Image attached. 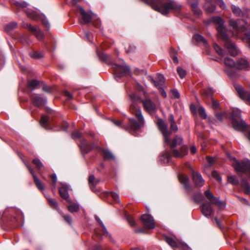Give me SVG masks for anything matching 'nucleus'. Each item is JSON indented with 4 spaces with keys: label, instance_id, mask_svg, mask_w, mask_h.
<instances>
[{
    "label": "nucleus",
    "instance_id": "obj_47",
    "mask_svg": "<svg viewBox=\"0 0 250 250\" xmlns=\"http://www.w3.org/2000/svg\"><path fill=\"white\" fill-rule=\"evenodd\" d=\"M125 216H126V220H127L129 225L132 227L135 226V223L134 220L133 218V217L131 216H130L129 215H126Z\"/></svg>",
    "mask_w": 250,
    "mask_h": 250
},
{
    "label": "nucleus",
    "instance_id": "obj_30",
    "mask_svg": "<svg viewBox=\"0 0 250 250\" xmlns=\"http://www.w3.org/2000/svg\"><path fill=\"white\" fill-rule=\"evenodd\" d=\"M224 63L227 66L229 67H235L236 62L233 59L229 57H226L225 58Z\"/></svg>",
    "mask_w": 250,
    "mask_h": 250
},
{
    "label": "nucleus",
    "instance_id": "obj_57",
    "mask_svg": "<svg viewBox=\"0 0 250 250\" xmlns=\"http://www.w3.org/2000/svg\"><path fill=\"white\" fill-rule=\"evenodd\" d=\"M170 129L171 132L173 131L174 132H176L178 131V128L176 123L170 124Z\"/></svg>",
    "mask_w": 250,
    "mask_h": 250
},
{
    "label": "nucleus",
    "instance_id": "obj_11",
    "mask_svg": "<svg viewBox=\"0 0 250 250\" xmlns=\"http://www.w3.org/2000/svg\"><path fill=\"white\" fill-rule=\"evenodd\" d=\"M141 220L146 226L148 229H153L155 227L154 220L153 217L149 214H144L141 216Z\"/></svg>",
    "mask_w": 250,
    "mask_h": 250
},
{
    "label": "nucleus",
    "instance_id": "obj_63",
    "mask_svg": "<svg viewBox=\"0 0 250 250\" xmlns=\"http://www.w3.org/2000/svg\"><path fill=\"white\" fill-rule=\"evenodd\" d=\"M216 117L220 121H222L224 114L223 113H216Z\"/></svg>",
    "mask_w": 250,
    "mask_h": 250
},
{
    "label": "nucleus",
    "instance_id": "obj_54",
    "mask_svg": "<svg viewBox=\"0 0 250 250\" xmlns=\"http://www.w3.org/2000/svg\"><path fill=\"white\" fill-rule=\"evenodd\" d=\"M205 94L207 95L208 97L212 98L213 95V91L211 88H208L207 89H205L204 91Z\"/></svg>",
    "mask_w": 250,
    "mask_h": 250
},
{
    "label": "nucleus",
    "instance_id": "obj_6",
    "mask_svg": "<svg viewBox=\"0 0 250 250\" xmlns=\"http://www.w3.org/2000/svg\"><path fill=\"white\" fill-rule=\"evenodd\" d=\"M15 5L18 9H22L26 13L27 16L29 19L36 20L38 18V14L36 12L27 7V3L25 2H16Z\"/></svg>",
    "mask_w": 250,
    "mask_h": 250
},
{
    "label": "nucleus",
    "instance_id": "obj_23",
    "mask_svg": "<svg viewBox=\"0 0 250 250\" xmlns=\"http://www.w3.org/2000/svg\"><path fill=\"white\" fill-rule=\"evenodd\" d=\"M40 82L35 79L29 81L27 83V86L32 90L35 89L40 85Z\"/></svg>",
    "mask_w": 250,
    "mask_h": 250
},
{
    "label": "nucleus",
    "instance_id": "obj_56",
    "mask_svg": "<svg viewBox=\"0 0 250 250\" xmlns=\"http://www.w3.org/2000/svg\"><path fill=\"white\" fill-rule=\"evenodd\" d=\"M72 137L73 139L80 138L82 136L81 133L79 131H76L72 133Z\"/></svg>",
    "mask_w": 250,
    "mask_h": 250
},
{
    "label": "nucleus",
    "instance_id": "obj_13",
    "mask_svg": "<svg viewBox=\"0 0 250 250\" xmlns=\"http://www.w3.org/2000/svg\"><path fill=\"white\" fill-rule=\"evenodd\" d=\"M211 202H207L201 206V211L202 214L207 217H210L214 212L211 207Z\"/></svg>",
    "mask_w": 250,
    "mask_h": 250
},
{
    "label": "nucleus",
    "instance_id": "obj_60",
    "mask_svg": "<svg viewBox=\"0 0 250 250\" xmlns=\"http://www.w3.org/2000/svg\"><path fill=\"white\" fill-rule=\"evenodd\" d=\"M212 107L215 109H217L219 107V104L216 102L213 98H211Z\"/></svg>",
    "mask_w": 250,
    "mask_h": 250
},
{
    "label": "nucleus",
    "instance_id": "obj_17",
    "mask_svg": "<svg viewBox=\"0 0 250 250\" xmlns=\"http://www.w3.org/2000/svg\"><path fill=\"white\" fill-rule=\"evenodd\" d=\"M232 124L233 128L237 130L243 131L247 127V125L243 120L239 122L235 119H233L232 121Z\"/></svg>",
    "mask_w": 250,
    "mask_h": 250
},
{
    "label": "nucleus",
    "instance_id": "obj_48",
    "mask_svg": "<svg viewBox=\"0 0 250 250\" xmlns=\"http://www.w3.org/2000/svg\"><path fill=\"white\" fill-rule=\"evenodd\" d=\"M62 216L64 219V220L69 225H71L72 224V219L69 215L62 214Z\"/></svg>",
    "mask_w": 250,
    "mask_h": 250
},
{
    "label": "nucleus",
    "instance_id": "obj_15",
    "mask_svg": "<svg viewBox=\"0 0 250 250\" xmlns=\"http://www.w3.org/2000/svg\"><path fill=\"white\" fill-rule=\"evenodd\" d=\"M249 66V61L244 58H239L236 62L235 68L238 70H245Z\"/></svg>",
    "mask_w": 250,
    "mask_h": 250
},
{
    "label": "nucleus",
    "instance_id": "obj_33",
    "mask_svg": "<svg viewBox=\"0 0 250 250\" xmlns=\"http://www.w3.org/2000/svg\"><path fill=\"white\" fill-rule=\"evenodd\" d=\"M167 243L172 248H177L178 246L177 243L171 237H167L166 238Z\"/></svg>",
    "mask_w": 250,
    "mask_h": 250
},
{
    "label": "nucleus",
    "instance_id": "obj_10",
    "mask_svg": "<svg viewBox=\"0 0 250 250\" xmlns=\"http://www.w3.org/2000/svg\"><path fill=\"white\" fill-rule=\"evenodd\" d=\"M25 165L30 173L32 175L36 187L39 190L43 191L45 189L44 184L38 178L37 175L35 173L34 170L31 167L30 165L27 163Z\"/></svg>",
    "mask_w": 250,
    "mask_h": 250
},
{
    "label": "nucleus",
    "instance_id": "obj_3",
    "mask_svg": "<svg viewBox=\"0 0 250 250\" xmlns=\"http://www.w3.org/2000/svg\"><path fill=\"white\" fill-rule=\"evenodd\" d=\"M216 29L218 31V37L225 42V46L228 49L229 53L232 56H236L238 54V50L235 43L231 42L227 34L226 28L224 25L217 26Z\"/></svg>",
    "mask_w": 250,
    "mask_h": 250
},
{
    "label": "nucleus",
    "instance_id": "obj_64",
    "mask_svg": "<svg viewBox=\"0 0 250 250\" xmlns=\"http://www.w3.org/2000/svg\"><path fill=\"white\" fill-rule=\"evenodd\" d=\"M207 160L208 163L209 164H210V165L213 164L214 163V162H215L214 158H212V157H209V156H207Z\"/></svg>",
    "mask_w": 250,
    "mask_h": 250
},
{
    "label": "nucleus",
    "instance_id": "obj_51",
    "mask_svg": "<svg viewBox=\"0 0 250 250\" xmlns=\"http://www.w3.org/2000/svg\"><path fill=\"white\" fill-rule=\"evenodd\" d=\"M211 203L215 204L219 208H221L223 206H225V205H224L223 202L221 200H219V199H217L216 198V200H214L212 201V202H211Z\"/></svg>",
    "mask_w": 250,
    "mask_h": 250
},
{
    "label": "nucleus",
    "instance_id": "obj_21",
    "mask_svg": "<svg viewBox=\"0 0 250 250\" xmlns=\"http://www.w3.org/2000/svg\"><path fill=\"white\" fill-rule=\"evenodd\" d=\"M49 119L50 117L48 116L45 115H42L40 122L41 126L46 129H47L49 126Z\"/></svg>",
    "mask_w": 250,
    "mask_h": 250
},
{
    "label": "nucleus",
    "instance_id": "obj_50",
    "mask_svg": "<svg viewBox=\"0 0 250 250\" xmlns=\"http://www.w3.org/2000/svg\"><path fill=\"white\" fill-rule=\"evenodd\" d=\"M41 83L42 84V90L47 92H51L52 91V88L50 86L44 84V83L42 82Z\"/></svg>",
    "mask_w": 250,
    "mask_h": 250
},
{
    "label": "nucleus",
    "instance_id": "obj_31",
    "mask_svg": "<svg viewBox=\"0 0 250 250\" xmlns=\"http://www.w3.org/2000/svg\"><path fill=\"white\" fill-rule=\"evenodd\" d=\"M59 193L60 196L65 200L68 201L69 198V194L67 190L65 188H62L59 189Z\"/></svg>",
    "mask_w": 250,
    "mask_h": 250
},
{
    "label": "nucleus",
    "instance_id": "obj_45",
    "mask_svg": "<svg viewBox=\"0 0 250 250\" xmlns=\"http://www.w3.org/2000/svg\"><path fill=\"white\" fill-rule=\"evenodd\" d=\"M30 56L34 59H40L43 57V54L41 52H34L30 54Z\"/></svg>",
    "mask_w": 250,
    "mask_h": 250
},
{
    "label": "nucleus",
    "instance_id": "obj_34",
    "mask_svg": "<svg viewBox=\"0 0 250 250\" xmlns=\"http://www.w3.org/2000/svg\"><path fill=\"white\" fill-rule=\"evenodd\" d=\"M17 26V24L15 22H11L8 24H7L5 26V30L7 32H10L11 30H13Z\"/></svg>",
    "mask_w": 250,
    "mask_h": 250
},
{
    "label": "nucleus",
    "instance_id": "obj_38",
    "mask_svg": "<svg viewBox=\"0 0 250 250\" xmlns=\"http://www.w3.org/2000/svg\"><path fill=\"white\" fill-rule=\"evenodd\" d=\"M213 48L218 55L221 56H225V51L217 44H214Z\"/></svg>",
    "mask_w": 250,
    "mask_h": 250
},
{
    "label": "nucleus",
    "instance_id": "obj_61",
    "mask_svg": "<svg viewBox=\"0 0 250 250\" xmlns=\"http://www.w3.org/2000/svg\"><path fill=\"white\" fill-rule=\"evenodd\" d=\"M50 178H51V180L52 181L53 184L54 186H55L57 184V176L55 174H51L50 176Z\"/></svg>",
    "mask_w": 250,
    "mask_h": 250
},
{
    "label": "nucleus",
    "instance_id": "obj_20",
    "mask_svg": "<svg viewBox=\"0 0 250 250\" xmlns=\"http://www.w3.org/2000/svg\"><path fill=\"white\" fill-rule=\"evenodd\" d=\"M165 83V78L162 75L159 74L157 75L155 80H154V83L158 88H162Z\"/></svg>",
    "mask_w": 250,
    "mask_h": 250
},
{
    "label": "nucleus",
    "instance_id": "obj_40",
    "mask_svg": "<svg viewBox=\"0 0 250 250\" xmlns=\"http://www.w3.org/2000/svg\"><path fill=\"white\" fill-rule=\"evenodd\" d=\"M193 38L197 42H203L204 43H207L206 40L204 38L199 34H196L193 36Z\"/></svg>",
    "mask_w": 250,
    "mask_h": 250
},
{
    "label": "nucleus",
    "instance_id": "obj_8",
    "mask_svg": "<svg viewBox=\"0 0 250 250\" xmlns=\"http://www.w3.org/2000/svg\"><path fill=\"white\" fill-rule=\"evenodd\" d=\"M234 87L239 97L247 104H250V92L239 84H235Z\"/></svg>",
    "mask_w": 250,
    "mask_h": 250
},
{
    "label": "nucleus",
    "instance_id": "obj_39",
    "mask_svg": "<svg viewBox=\"0 0 250 250\" xmlns=\"http://www.w3.org/2000/svg\"><path fill=\"white\" fill-rule=\"evenodd\" d=\"M228 182L232 185H237L239 183L238 179L235 176H230L228 177Z\"/></svg>",
    "mask_w": 250,
    "mask_h": 250
},
{
    "label": "nucleus",
    "instance_id": "obj_16",
    "mask_svg": "<svg viewBox=\"0 0 250 250\" xmlns=\"http://www.w3.org/2000/svg\"><path fill=\"white\" fill-rule=\"evenodd\" d=\"M178 179L179 181L183 185L184 188L187 190V193L190 189V185L189 183L188 178L186 175L180 174L178 175Z\"/></svg>",
    "mask_w": 250,
    "mask_h": 250
},
{
    "label": "nucleus",
    "instance_id": "obj_25",
    "mask_svg": "<svg viewBox=\"0 0 250 250\" xmlns=\"http://www.w3.org/2000/svg\"><path fill=\"white\" fill-rule=\"evenodd\" d=\"M241 185L242 187L244 189L245 193L247 195H250V187L249 186L248 182L245 179H243L241 182Z\"/></svg>",
    "mask_w": 250,
    "mask_h": 250
},
{
    "label": "nucleus",
    "instance_id": "obj_32",
    "mask_svg": "<svg viewBox=\"0 0 250 250\" xmlns=\"http://www.w3.org/2000/svg\"><path fill=\"white\" fill-rule=\"evenodd\" d=\"M67 208L68 211L71 213L76 212L79 210V206L78 205L73 203L68 206Z\"/></svg>",
    "mask_w": 250,
    "mask_h": 250
},
{
    "label": "nucleus",
    "instance_id": "obj_59",
    "mask_svg": "<svg viewBox=\"0 0 250 250\" xmlns=\"http://www.w3.org/2000/svg\"><path fill=\"white\" fill-rule=\"evenodd\" d=\"M27 27H28L29 30L31 31L32 32H33L34 34H35L38 31V30L35 27L32 26L30 24H27Z\"/></svg>",
    "mask_w": 250,
    "mask_h": 250
},
{
    "label": "nucleus",
    "instance_id": "obj_24",
    "mask_svg": "<svg viewBox=\"0 0 250 250\" xmlns=\"http://www.w3.org/2000/svg\"><path fill=\"white\" fill-rule=\"evenodd\" d=\"M205 10L208 13H212L216 9V6L214 4L211 2H206L204 6Z\"/></svg>",
    "mask_w": 250,
    "mask_h": 250
},
{
    "label": "nucleus",
    "instance_id": "obj_43",
    "mask_svg": "<svg viewBox=\"0 0 250 250\" xmlns=\"http://www.w3.org/2000/svg\"><path fill=\"white\" fill-rule=\"evenodd\" d=\"M192 11L194 13V14L197 17H199L202 15V11L199 9L198 7V5L194 6L191 8Z\"/></svg>",
    "mask_w": 250,
    "mask_h": 250
},
{
    "label": "nucleus",
    "instance_id": "obj_46",
    "mask_svg": "<svg viewBox=\"0 0 250 250\" xmlns=\"http://www.w3.org/2000/svg\"><path fill=\"white\" fill-rule=\"evenodd\" d=\"M48 201L50 205L55 209H57L58 207L57 202L54 199L51 198L48 199Z\"/></svg>",
    "mask_w": 250,
    "mask_h": 250
},
{
    "label": "nucleus",
    "instance_id": "obj_42",
    "mask_svg": "<svg viewBox=\"0 0 250 250\" xmlns=\"http://www.w3.org/2000/svg\"><path fill=\"white\" fill-rule=\"evenodd\" d=\"M213 0H205L206 2H211ZM215 2L220 6L223 9H226V6L223 0H215Z\"/></svg>",
    "mask_w": 250,
    "mask_h": 250
},
{
    "label": "nucleus",
    "instance_id": "obj_5",
    "mask_svg": "<svg viewBox=\"0 0 250 250\" xmlns=\"http://www.w3.org/2000/svg\"><path fill=\"white\" fill-rule=\"evenodd\" d=\"M112 68L115 71V79L129 74L130 73L129 67L125 65L123 60H122V63L121 64H113L112 65Z\"/></svg>",
    "mask_w": 250,
    "mask_h": 250
},
{
    "label": "nucleus",
    "instance_id": "obj_1",
    "mask_svg": "<svg viewBox=\"0 0 250 250\" xmlns=\"http://www.w3.org/2000/svg\"><path fill=\"white\" fill-rule=\"evenodd\" d=\"M131 103L129 107L130 113L134 115L137 120L132 118L128 119V122L124 128L130 134L136 135V132L145 125V119L141 109L138 105V103H142L144 110L149 113L155 112L156 109L155 104L150 99H141L135 94L129 95Z\"/></svg>",
    "mask_w": 250,
    "mask_h": 250
},
{
    "label": "nucleus",
    "instance_id": "obj_2",
    "mask_svg": "<svg viewBox=\"0 0 250 250\" xmlns=\"http://www.w3.org/2000/svg\"><path fill=\"white\" fill-rule=\"evenodd\" d=\"M157 124L164 137L165 142L169 145L173 156L176 158H182L186 156L188 152V148L183 144L182 138L177 136L170 141L171 131L168 130L167 125L162 119H158Z\"/></svg>",
    "mask_w": 250,
    "mask_h": 250
},
{
    "label": "nucleus",
    "instance_id": "obj_41",
    "mask_svg": "<svg viewBox=\"0 0 250 250\" xmlns=\"http://www.w3.org/2000/svg\"><path fill=\"white\" fill-rule=\"evenodd\" d=\"M198 113L201 118L205 119L207 118V115L206 113L205 109L203 106H200L198 109Z\"/></svg>",
    "mask_w": 250,
    "mask_h": 250
},
{
    "label": "nucleus",
    "instance_id": "obj_26",
    "mask_svg": "<svg viewBox=\"0 0 250 250\" xmlns=\"http://www.w3.org/2000/svg\"><path fill=\"white\" fill-rule=\"evenodd\" d=\"M95 218L102 227L103 235H106V236H108L109 238H110L111 235L109 234L108 232L107 231L105 226L104 225L102 221L97 216H95Z\"/></svg>",
    "mask_w": 250,
    "mask_h": 250
},
{
    "label": "nucleus",
    "instance_id": "obj_29",
    "mask_svg": "<svg viewBox=\"0 0 250 250\" xmlns=\"http://www.w3.org/2000/svg\"><path fill=\"white\" fill-rule=\"evenodd\" d=\"M125 50L127 53H134L136 50V47L132 43H127L125 45Z\"/></svg>",
    "mask_w": 250,
    "mask_h": 250
},
{
    "label": "nucleus",
    "instance_id": "obj_28",
    "mask_svg": "<svg viewBox=\"0 0 250 250\" xmlns=\"http://www.w3.org/2000/svg\"><path fill=\"white\" fill-rule=\"evenodd\" d=\"M103 158L104 160H114V156L113 154L109 150H103Z\"/></svg>",
    "mask_w": 250,
    "mask_h": 250
},
{
    "label": "nucleus",
    "instance_id": "obj_27",
    "mask_svg": "<svg viewBox=\"0 0 250 250\" xmlns=\"http://www.w3.org/2000/svg\"><path fill=\"white\" fill-rule=\"evenodd\" d=\"M32 162L35 165L38 170L44 169V165L39 159L35 158L33 160Z\"/></svg>",
    "mask_w": 250,
    "mask_h": 250
},
{
    "label": "nucleus",
    "instance_id": "obj_37",
    "mask_svg": "<svg viewBox=\"0 0 250 250\" xmlns=\"http://www.w3.org/2000/svg\"><path fill=\"white\" fill-rule=\"evenodd\" d=\"M204 193L206 197L210 201V202H212L214 200H216V197L209 190L205 191Z\"/></svg>",
    "mask_w": 250,
    "mask_h": 250
},
{
    "label": "nucleus",
    "instance_id": "obj_9",
    "mask_svg": "<svg viewBox=\"0 0 250 250\" xmlns=\"http://www.w3.org/2000/svg\"><path fill=\"white\" fill-rule=\"evenodd\" d=\"M78 10L82 17L81 23L87 24L92 21L94 14L91 11L86 12L84 9L80 6L78 7Z\"/></svg>",
    "mask_w": 250,
    "mask_h": 250
},
{
    "label": "nucleus",
    "instance_id": "obj_58",
    "mask_svg": "<svg viewBox=\"0 0 250 250\" xmlns=\"http://www.w3.org/2000/svg\"><path fill=\"white\" fill-rule=\"evenodd\" d=\"M188 1L191 8L198 5V0H188Z\"/></svg>",
    "mask_w": 250,
    "mask_h": 250
},
{
    "label": "nucleus",
    "instance_id": "obj_19",
    "mask_svg": "<svg viewBox=\"0 0 250 250\" xmlns=\"http://www.w3.org/2000/svg\"><path fill=\"white\" fill-rule=\"evenodd\" d=\"M32 99L34 105L37 107L43 105L46 102L42 98L38 96H35Z\"/></svg>",
    "mask_w": 250,
    "mask_h": 250
},
{
    "label": "nucleus",
    "instance_id": "obj_44",
    "mask_svg": "<svg viewBox=\"0 0 250 250\" xmlns=\"http://www.w3.org/2000/svg\"><path fill=\"white\" fill-rule=\"evenodd\" d=\"M177 73L181 79H183L186 75L187 73L186 71L184 70L181 67H178L177 68Z\"/></svg>",
    "mask_w": 250,
    "mask_h": 250
},
{
    "label": "nucleus",
    "instance_id": "obj_7",
    "mask_svg": "<svg viewBox=\"0 0 250 250\" xmlns=\"http://www.w3.org/2000/svg\"><path fill=\"white\" fill-rule=\"evenodd\" d=\"M232 165L237 172L245 173L250 170V163L249 161L238 162L235 159Z\"/></svg>",
    "mask_w": 250,
    "mask_h": 250
},
{
    "label": "nucleus",
    "instance_id": "obj_49",
    "mask_svg": "<svg viewBox=\"0 0 250 250\" xmlns=\"http://www.w3.org/2000/svg\"><path fill=\"white\" fill-rule=\"evenodd\" d=\"M34 35L36 36L37 38L40 40L41 41L43 39V33L40 30H38Z\"/></svg>",
    "mask_w": 250,
    "mask_h": 250
},
{
    "label": "nucleus",
    "instance_id": "obj_35",
    "mask_svg": "<svg viewBox=\"0 0 250 250\" xmlns=\"http://www.w3.org/2000/svg\"><path fill=\"white\" fill-rule=\"evenodd\" d=\"M203 199V195L200 192H197L195 193L193 197V200L196 203H199Z\"/></svg>",
    "mask_w": 250,
    "mask_h": 250
},
{
    "label": "nucleus",
    "instance_id": "obj_12",
    "mask_svg": "<svg viewBox=\"0 0 250 250\" xmlns=\"http://www.w3.org/2000/svg\"><path fill=\"white\" fill-rule=\"evenodd\" d=\"M192 180L196 187L201 188L205 184V180L201 174L198 172L193 171L192 173Z\"/></svg>",
    "mask_w": 250,
    "mask_h": 250
},
{
    "label": "nucleus",
    "instance_id": "obj_52",
    "mask_svg": "<svg viewBox=\"0 0 250 250\" xmlns=\"http://www.w3.org/2000/svg\"><path fill=\"white\" fill-rule=\"evenodd\" d=\"M99 57L101 60L105 62H107L108 56L104 53H101L99 54Z\"/></svg>",
    "mask_w": 250,
    "mask_h": 250
},
{
    "label": "nucleus",
    "instance_id": "obj_53",
    "mask_svg": "<svg viewBox=\"0 0 250 250\" xmlns=\"http://www.w3.org/2000/svg\"><path fill=\"white\" fill-rule=\"evenodd\" d=\"M211 175L218 182H221V178L220 175L218 173V172L216 171H215V170L212 171V172L211 173Z\"/></svg>",
    "mask_w": 250,
    "mask_h": 250
},
{
    "label": "nucleus",
    "instance_id": "obj_36",
    "mask_svg": "<svg viewBox=\"0 0 250 250\" xmlns=\"http://www.w3.org/2000/svg\"><path fill=\"white\" fill-rule=\"evenodd\" d=\"M212 21L217 24V26H221L223 25L224 21L222 18L219 17H214L212 18Z\"/></svg>",
    "mask_w": 250,
    "mask_h": 250
},
{
    "label": "nucleus",
    "instance_id": "obj_22",
    "mask_svg": "<svg viewBox=\"0 0 250 250\" xmlns=\"http://www.w3.org/2000/svg\"><path fill=\"white\" fill-rule=\"evenodd\" d=\"M100 182L99 179L96 180L93 175H90L88 178V183L92 190L94 191L96 186Z\"/></svg>",
    "mask_w": 250,
    "mask_h": 250
},
{
    "label": "nucleus",
    "instance_id": "obj_4",
    "mask_svg": "<svg viewBox=\"0 0 250 250\" xmlns=\"http://www.w3.org/2000/svg\"><path fill=\"white\" fill-rule=\"evenodd\" d=\"M241 22H245L243 20H238L235 21L234 20H230L229 21V25L232 27L236 32L241 33L243 37V40L246 41L248 43L250 42V35L247 31V28L246 26L247 23L245 25L241 24Z\"/></svg>",
    "mask_w": 250,
    "mask_h": 250
},
{
    "label": "nucleus",
    "instance_id": "obj_62",
    "mask_svg": "<svg viewBox=\"0 0 250 250\" xmlns=\"http://www.w3.org/2000/svg\"><path fill=\"white\" fill-rule=\"evenodd\" d=\"M63 94L69 100L72 99L73 97V95L68 91H64Z\"/></svg>",
    "mask_w": 250,
    "mask_h": 250
},
{
    "label": "nucleus",
    "instance_id": "obj_55",
    "mask_svg": "<svg viewBox=\"0 0 250 250\" xmlns=\"http://www.w3.org/2000/svg\"><path fill=\"white\" fill-rule=\"evenodd\" d=\"M111 196L116 203L120 202V201L119 199V196L118 194L114 192H111Z\"/></svg>",
    "mask_w": 250,
    "mask_h": 250
},
{
    "label": "nucleus",
    "instance_id": "obj_18",
    "mask_svg": "<svg viewBox=\"0 0 250 250\" xmlns=\"http://www.w3.org/2000/svg\"><path fill=\"white\" fill-rule=\"evenodd\" d=\"M80 147L84 153H88L92 149V146L87 143V141L84 139L81 141Z\"/></svg>",
    "mask_w": 250,
    "mask_h": 250
},
{
    "label": "nucleus",
    "instance_id": "obj_14",
    "mask_svg": "<svg viewBox=\"0 0 250 250\" xmlns=\"http://www.w3.org/2000/svg\"><path fill=\"white\" fill-rule=\"evenodd\" d=\"M231 9L233 14L236 16L242 17L244 18H248V11H247L246 12H245L243 11L239 7L233 4L231 6Z\"/></svg>",
    "mask_w": 250,
    "mask_h": 250
}]
</instances>
